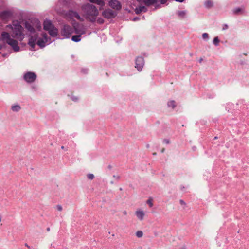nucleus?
<instances>
[{
  "instance_id": "f257e3e1",
  "label": "nucleus",
  "mask_w": 249,
  "mask_h": 249,
  "mask_svg": "<svg viewBox=\"0 0 249 249\" xmlns=\"http://www.w3.org/2000/svg\"><path fill=\"white\" fill-rule=\"evenodd\" d=\"M81 10L86 19L92 23H94L96 21L99 12L95 5L90 3L84 4L81 6Z\"/></svg>"
},
{
  "instance_id": "f03ea898",
  "label": "nucleus",
  "mask_w": 249,
  "mask_h": 249,
  "mask_svg": "<svg viewBox=\"0 0 249 249\" xmlns=\"http://www.w3.org/2000/svg\"><path fill=\"white\" fill-rule=\"evenodd\" d=\"M6 27L11 30V36L19 41H22L25 37L23 27L18 21L13 22L12 24L7 25Z\"/></svg>"
},
{
  "instance_id": "7ed1b4c3",
  "label": "nucleus",
  "mask_w": 249,
  "mask_h": 249,
  "mask_svg": "<svg viewBox=\"0 0 249 249\" xmlns=\"http://www.w3.org/2000/svg\"><path fill=\"white\" fill-rule=\"evenodd\" d=\"M43 29L44 30L48 31L49 35L52 37H56L58 35V29L49 19H46L44 21Z\"/></svg>"
},
{
  "instance_id": "20e7f679",
  "label": "nucleus",
  "mask_w": 249,
  "mask_h": 249,
  "mask_svg": "<svg viewBox=\"0 0 249 249\" xmlns=\"http://www.w3.org/2000/svg\"><path fill=\"white\" fill-rule=\"evenodd\" d=\"M73 33L72 27L69 25H64L60 31L61 36L64 38H70L71 35Z\"/></svg>"
},
{
  "instance_id": "39448f33",
  "label": "nucleus",
  "mask_w": 249,
  "mask_h": 249,
  "mask_svg": "<svg viewBox=\"0 0 249 249\" xmlns=\"http://www.w3.org/2000/svg\"><path fill=\"white\" fill-rule=\"evenodd\" d=\"M37 78L36 74L31 71H28L24 73L23 78L25 81L28 83H32L34 82Z\"/></svg>"
},
{
  "instance_id": "423d86ee",
  "label": "nucleus",
  "mask_w": 249,
  "mask_h": 249,
  "mask_svg": "<svg viewBox=\"0 0 249 249\" xmlns=\"http://www.w3.org/2000/svg\"><path fill=\"white\" fill-rule=\"evenodd\" d=\"M73 32L76 34L83 35L85 33V29L83 26L77 22L73 24Z\"/></svg>"
},
{
  "instance_id": "0eeeda50",
  "label": "nucleus",
  "mask_w": 249,
  "mask_h": 249,
  "mask_svg": "<svg viewBox=\"0 0 249 249\" xmlns=\"http://www.w3.org/2000/svg\"><path fill=\"white\" fill-rule=\"evenodd\" d=\"M102 16L106 18L110 19L115 18L116 13L110 9H107L102 12Z\"/></svg>"
},
{
  "instance_id": "6e6552de",
  "label": "nucleus",
  "mask_w": 249,
  "mask_h": 249,
  "mask_svg": "<svg viewBox=\"0 0 249 249\" xmlns=\"http://www.w3.org/2000/svg\"><path fill=\"white\" fill-rule=\"evenodd\" d=\"M144 64V58L142 56H138L135 60V67L140 71H142Z\"/></svg>"
},
{
  "instance_id": "1a4fd4ad",
  "label": "nucleus",
  "mask_w": 249,
  "mask_h": 249,
  "mask_svg": "<svg viewBox=\"0 0 249 249\" xmlns=\"http://www.w3.org/2000/svg\"><path fill=\"white\" fill-rule=\"evenodd\" d=\"M7 43L9 45L15 52H18L20 50V47L18 46V42L17 40L11 38L9 39L8 41H7Z\"/></svg>"
},
{
  "instance_id": "9d476101",
  "label": "nucleus",
  "mask_w": 249,
  "mask_h": 249,
  "mask_svg": "<svg viewBox=\"0 0 249 249\" xmlns=\"http://www.w3.org/2000/svg\"><path fill=\"white\" fill-rule=\"evenodd\" d=\"M108 4L112 8L117 10H120L122 7L120 2L117 0H110L108 2Z\"/></svg>"
},
{
  "instance_id": "9b49d317",
  "label": "nucleus",
  "mask_w": 249,
  "mask_h": 249,
  "mask_svg": "<svg viewBox=\"0 0 249 249\" xmlns=\"http://www.w3.org/2000/svg\"><path fill=\"white\" fill-rule=\"evenodd\" d=\"M37 35H35L34 36H31L29 39L28 44L32 47V49H34L36 45V42L37 39Z\"/></svg>"
},
{
  "instance_id": "f8f14e48",
  "label": "nucleus",
  "mask_w": 249,
  "mask_h": 249,
  "mask_svg": "<svg viewBox=\"0 0 249 249\" xmlns=\"http://www.w3.org/2000/svg\"><path fill=\"white\" fill-rule=\"evenodd\" d=\"M158 0H137L139 2H142L147 6L157 3Z\"/></svg>"
},
{
  "instance_id": "ddd939ff",
  "label": "nucleus",
  "mask_w": 249,
  "mask_h": 249,
  "mask_svg": "<svg viewBox=\"0 0 249 249\" xmlns=\"http://www.w3.org/2000/svg\"><path fill=\"white\" fill-rule=\"evenodd\" d=\"M25 27L31 34H34L35 32V29L33 25L29 22L26 21L25 23Z\"/></svg>"
},
{
  "instance_id": "4468645a",
  "label": "nucleus",
  "mask_w": 249,
  "mask_h": 249,
  "mask_svg": "<svg viewBox=\"0 0 249 249\" xmlns=\"http://www.w3.org/2000/svg\"><path fill=\"white\" fill-rule=\"evenodd\" d=\"M134 11L136 14H139L142 12H147V9L144 6H139L138 7H136Z\"/></svg>"
},
{
  "instance_id": "2eb2a0df",
  "label": "nucleus",
  "mask_w": 249,
  "mask_h": 249,
  "mask_svg": "<svg viewBox=\"0 0 249 249\" xmlns=\"http://www.w3.org/2000/svg\"><path fill=\"white\" fill-rule=\"evenodd\" d=\"M1 38L3 41H4L7 43V41H8L9 39H11V38L10 37V35L8 32H2L1 34Z\"/></svg>"
},
{
  "instance_id": "dca6fc26",
  "label": "nucleus",
  "mask_w": 249,
  "mask_h": 249,
  "mask_svg": "<svg viewBox=\"0 0 249 249\" xmlns=\"http://www.w3.org/2000/svg\"><path fill=\"white\" fill-rule=\"evenodd\" d=\"M135 214H136V216L137 217V218L140 220L141 221L143 219L144 216V213L143 211H142L141 210H137L135 212Z\"/></svg>"
},
{
  "instance_id": "f3484780",
  "label": "nucleus",
  "mask_w": 249,
  "mask_h": 249,
  "mask_svg": "<svg viewBox=\"0 0 249 249\" xmlns=\"http://www.w3.org/2000/svg\"><path fill=\"white\" fill-rule=\"evenodd\" d=\"M90 2L92 3L96 4L99 6H101V7L99 8V10H101L102 9V7L104 6L105 5V2L102 0H88Z\"/></svg>"
},
{
  "instance_id": "a211bd4d",
  "label": "nucleus",
  "mask_w": 249,
  "mask_h": 249,
  "mask_svg": "<svg viewBox=\"0 0 249 249\" xmlns=\"http://www.w3.org/2000/svg\"><path fill=\"white\" fill-rule=\"evenodd\" d=\"M11 16V13L7 10L3 11L0 13V17L3 19L7 18Z\"/></svg>"
},
{
  "instance_id": "6ab92c4d",
  "label": "nucleus",
  "mask_w": 249,
  "mask_h": 249,
  "mask_svg": "<svg viewBox=\"0 0 249 249\" xmlns=\"http://www.w3.org/2000/svg\"><path fill=\"white\" fill-rule=\"evenodd\" d=\"M69 15L71 17L73 18H75L76 19L79 20H82V18L79 14L76 12L72 10L69 11Z\"/></svg>"
},
{
  "instance_id": "aec40b11",
  "label": "nucleus",
  "mask_w": 249,
  "mask_h": 249,
  "mask_svg": "<svg viewBox=\"0 0 249 249\" xmlns=\"http://www.w3.org/2000/svg\"><path fill=\"white\" fill-rule=\"evenodd\" d=\"M45 41H44L43 38H39L36 42V44L38 45L41 48H44L46 45Z\"/></svg>"
},
{
  "instance_id": "412c9836",
  "label": "nucleus",
  "mask_w": 249,
  "mask_h": 249,
  "mask_svg": "<svg viewBox=\"0 0 249 249\" xmlns=\"http://www.w3.org/2000/svg\"><path fill=\"white\" fill-rule=\"evenodd\" d=\"M81 35L80 34H77V35L73 36L71 37V40L75 42H78L81 40Z\"/></svg>"
},
{
  "instance_id": "4be33fe9",
  "label": "nucleus",
  "mask_w": 249,
  "mask_h": 249,
  "mask_svg": "<svg viewBox=\"0 0 249 249\" xmlns=\"http://www.w3.org/2000/svg\"><path fill=\"white\" fill-rule=\"evenodd\" d=\"M213 2L210 0H207L204 2V6L207 8L210 9L213 6Z\"/></svg>"
},
{
  "instance_id": "5701e85b",
  "label": "nucleus",
  "mask_w": 249,
  "mask_h": 249,
  "mask_svg": "<svg viewBox=\"0 0 249 249\" xmlns=\"http://www.w3.org/2000/svg\"><path fill=\"white\" fill-rule=\"evenodd\" d=\"M21 109V107L19 105H14L11 107V110L14 112H18Z\"/></svg>"
},
{
  "instance_id": "b1692460",
  "label": "nucleus",
  "mask_w": 249,
  "mask_h": 249,
  "mask_svg": "<svg viewBox=\"0 0 249 249\" xmlns=\"http://www.w3.org/2000/svg\"><path fill=\"white\" fill-rule=\"evenodd\" d=\"M243 11L244 9L240 7H237L233 10V13L235 15H238L241 13H243Z\"/></svg>"
},
{
  "instance_id": "393cba45",
  "label": "nucleus",
  "mask_w": 249,
  "mask_h": 249,
  "mask_svg": "<svg viewBox=\"0 0 249 249\" xmlns=\"http://www.w3.org/2000/svg\"><path fill=\"white\" fill-rule=\"evenodd\" d=\"M167 106L168 107H171L174 109L176 106V102L174 100H171L167 103Z\"/></svg>"
},
{
  "instance_id": "a878e982",
  "label": "nucleus",
  "mask_w": 249,
  "mask_h": 249,
  "mask_svg": "<svg viewBox=\"0 0 249 249\" xmlns=\"http://www.w3.org/2000/svg\"><path fill=\"white\" fill-rule=\"evenodd\" d=\"M178 16L181 18H185L186 14V11H178L177 13Z\"/></svg>"
},
{
  "instance_id": "bb28decb",
  "label": "nucleus",
  "mask_w": 249,
  "mask_h": 249,
  "mask_svg": "<svg viewBox=\"0 0 249 249\" xmlns=\"http://www.w3.org/2000/svg\"><path fill=\"white\" fill-rule=\"evenodd\" d=\"M219 40L218 37H215L213 40V44L215 46H217L218 45Z\"/></svg>"
},
{
  "instance_id": "cd10ccee",
  "label": "nucleus",
  "mask_w": 249,
  "mask_h": 249,
  "mask_svg": "<svg viewBox=\"0 0 249 249\" xmlns=\"http://www.w3.org/2000/svg\"><path fill=\"white\" fill-rule=\"evenodd\" d=\"M136 235L138 238H141L143 236V232L141 231H138L136 232Z\"/></svg>"
},
{
  "instance_id": "c85d7f7f",
  "label": "nucleus",
  "mask_w": 249,
  "mask_h": 249,
  "mask_svg": "<svg viewBox=\"0 0 249 249\" xmlns=\"http://www.w3.org/2000/svg\"><path fill=\"white\" fill-rule=\"evenodd\" d=\"M96 20H97V23L100 24H102L105 22L104 19L103 18H99L96 19Z\"/></svg>"
},
{
  "instance_id": "c756f323",
  "label": "nucleus",
  "mask_w": 249,
  "mask_h": 249,
  "mask_svg": "<svg viewBox=\"0 0 249 249\" xmlns=\"http://www.w3.org/2000/svg\"><path fill=\"white\" fill-rule=\"evenodd\" d=\"M202 38L204 40H208L209 38V35L207 33H204L202 34Z\"/></svg>"
},
{
  "instance_id": "7c9ffc66",
  "label": "nucleus",
  "mask_w": 249,
  "mask_h": 249,
  "mask_svg": "<svg viewBox=\"0 0 249 249\" xmlns=\"http://www.w3.org/2000/svg\"><path fill=\"white\" fill-rule=\"evenodd\" d=\"M42 38H43L44 41H45V42H47L48 41L49 38H48L47 35L46 33H44L42 34Z\"/></svg>"
},
{
  "instance_id": "2f4dec72",
  "label": "nucleus",
  "mask_w": 249,
  "mask_h": 249,
  "mask_svg": "<svg viewBox=\"0 0 249 249\" xmlns=\"http://www.w3.org/2000/svg\"><path fill=\"white\" fill-rule=\"evenodd\" d=\"M146 203L150 207H152L153 205L152 203V200L151 198L148 199L147 200Z\"/></svg>"
},
{
  "instance_id": "473e14b6",
  "label": "nucleus",
  "mask_w": 249,
  "mask_h": 249,
  "mask_svg": "<svg viewBox=\"0 0 249 249\" xmlns=\"http://www.w3.org/2000/svg\"><path fill=\"white\" fill-rule=\"evenodd\" d=\"M87 178L88 179L92 180L94 178V176L93 174H88L87 175Z\"/></svg>"
},
{
  "instance_id": "72a5a7b5",
  "label": "nucleus",
  "mask_w": 249,
  "mask_h": 249,
  "mask_svg": "<svg viewBox=\"0 0 249 249\" xmlns=\"http://www.w3.org/2000/svg\"><path fill=\"white\" fill-rule=\"evenodd\" d=\"M36 28L38 31H40L41 30V25L40 22H39V21L37 22L36 26Z\"/></svg>"
},
{
  "instance_id": "f704fd0d",
  "label": "nucleus",
  "mask_w": 249,
  "mask_h": 249,
  "mask_svg": "<svg viewBox=\"0 0 249 249\" xmlns=\"http://www.w3.org/2000/svg\"><path fill=\"white\" fill-rule=\"evenodd\" d=\"M163 142L167 144H169L170 140L169 139H165L163 140Z\"/></svg>"
},
{
  "instance_id": "c9c22d12",
  "label": "nucleus",
  "mask_w": 249,
  "mask_h": 249,
  "mask_svg": "<svg viewBox=\"0 0 249 249\" xmlns=\"http://www.w3.org/2000/svg\"><path fill=\"white\" fill-rule=\"evenodd\" d=\"M56 208H57V210L59 211H61L62 210V207L60 205H57L56 206Z\"/></svg>"
},
{
  "instance_id": "e433bc0d",
  "label": "nucleus",
  "mask_w": 249,
  "mask_h": 249,
  "mask_svg": "<svg viewBox=\"0 0 249 249\" xmlns=\"http://www.w3.org/2000/svg\"><path fill=\"white\" fill-rule=\"evenodd\" d=\"M71 100H72V101H74V102H76V101H78V100L77 97H75V96H71Z\"/></svg>"
},
{
  "instance_id": "4c0bfd02",
  "label": "nucleus",
  "mask_w": 249,
  "mask_h": 249,
  "mask_svg": "<svg viewBox=\"0 0 249 249\" xmlns=\"http://www.w3.org/2000/svg\"><path fill=\"white\" fill-rule=\"evenodd\" d=\"M228 28V26L227 24H225L223 25V26L222 28L223 30H225L227 29Z\"/></svg>"
},
{
  "instance_id": "58836bf2",
  "label": "nucleus",
  "mask_w": 249,
  "mask_h": 249,
  "mask_svg": "<svg viewBox=\"0 0 249 249\" xmlns=\"http://www.w3.org/2000/svg\"><path fill=\"white\" fill-rule=\"evenodd\" d=\"M81 71L82 72L86 74L88 72V70L87 69H82L81 70Z\"/></svg>"
},
{
  "instance_id": "ea45409f",
  "label": "nucleus",
  "mask_w": 249,
  "mask_h": 249,
  "mask_svg": "<svg viewBox=\"0 0 249 249\" xmlns=\"http://www.w3.org/2000/svg\"><path fill=\"white\" fill-rule=\"evenodd\" d=\"M113 177L115 179H117V180H119V179H120V178L119 176H118V175H115L113 176Z\"/></svg>"
},
{
  "instance_id": "a19ab883",
  "label": "nucleus",
  "mask_w": 249,
  "mask_h": 249,
  "mask_svg": "<svg viewBox=\"0 0 249 249\" xmlns=\"http://www.w3.org/2000/svg\"><path fill=\"white\" fill-rule=\"evenodd\" d=\"M179 203L182 205H186L185 202L183 200H181V199L179 200Z\"/></svg>"
},
{
  "instance_id": "79ce46f5",
  "label": "nucleus",
  "mask_w": 249,
  "mask_h": 249,
  "mask_svg": "<svg viewBox=\"0 0 249 249\" xmlns=\"http://www.w3.org/2000/svg\"><path fill=\"white\" fill-rule=\"evenodd\" d=\"M139 18L138 17H135L133 19V21H137L139 19Z\"/></svg>"
},
{
  "instance_id": "37998d69",
  "label": "nucleus",
  "mask_w": 249,
  "mask_h": 249,
  "mask_svg": "<svg viewBox=\"0 0 249 249\" xmlns=\"http://www.w3.org/2000/svg\"><path fill=\"white\" fill-rule=\"evenodd\" d=\"M175 1L179 2H183L184 1V0H175Z\"/></svg>"
},
{
  "instance_id": "c03bdc74",
  "label": "nucleus",
  "mask_w": 249,
  "mask_h": 249,
  "mask_svg": "<svg viewBox=\"0 0 249 249\" xmlns=\"http://www.w3.org/2000/svg\"><path fill=\"white\" fill-rule=\"evenodd\" d=\"M123 214H124V215H126V214H127V212H126V211H124L123 212Z\"/></svg>"
},
{
  "instance_id": "a18cd8bd",
  "label": "nucleus",
  "mask_w": 249,
  "mask_h": 249,
  "mask_svg": "<svg viewBox=\"0 0 249 249\" xmlns=\"http://www.w3.org/2000/svg\"><path fill=\"white\" fill-rule=\"evenodd\" d=\"M203 61V59L202 58H200V59L199 60V62L200 63H201Z\"/></svg>"
},
{
  "instance_id": "49530a36",
  "label": "nucleus",
  "mask_w": 249,
  "mask_h": 249,
  "mask_svg": "<svg viewBox=\"0 0 249 249\" xmlns=\"http://www.w3.org/2000/svg\"><path fill=\"white\" fill-rule=\"evenodd\" d=\"M46 230L47 231H50V228L49 227H48L47 229H46Z\"/></svg>"
},
{
  "instance_id": "de8ad7c7",
  "label": "nucleus",
  "mask_w": 249,
  "mask_h": 249,
  "mask_svg": "<svg viewBox=\"0 0 249 249\" xmlns=\"http://www.w3.org/2000/svg\"><path fill=\"white\" fill-rule=\"evenodd\" d=\"M25 246H26L27 247L29 248H30V246H29L28 245L27 243H26L25 244Z\"/></svg>"
},
{
  "instance_id": "09e8293b",
  "label": "nucleus",
  "mask_w": 249,
  "mask_h": 249,
  "mask_svg": "<svg viewBox=\"0 0 249 249\" xmlns=\"http://www.w3.org/2000/svg\"><path fill=\"white\" fill-rule=\"evenodd\" d=\"M160 7V6L159 5H156V8H159Z\"/></svg>"
},
{
  "instance_id": "8fccbe9b",
  "label": "nucleus",
  "mask_w": 249,
  "mask_h": 249,
  "mask_svg": "<svg viewBox=\"0 0 249 249\" xmlns=\"http://www.w3.org/2000/svg\"><path fill=\"white\" fill-rule=\"evenodd\" d=\"M164 151H165V149L163 148L162 149L161 152V153H163L164 152Z\"/></svg>"
},
{
  "instance_id": "3c124183",
  "label": "nucleus",
  "mask_w": 249,
  "mask_h": 249,
  "mask_svg": "<svg viewBox=\"0 0 249 249\" xmlns=\"http://www.w3.org/2000/svg\"><path fill=\"white\" fill-rule=\"evenodd\" d=\"M61 148H62V149H64V146H61Z\"/></svg>"
}]
</instances>
